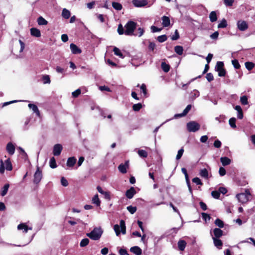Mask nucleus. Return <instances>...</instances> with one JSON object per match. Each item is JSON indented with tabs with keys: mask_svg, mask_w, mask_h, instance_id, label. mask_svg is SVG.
<instances>
[{
	"mask_svg": "<svg viewBox=\"0 0 255 255\" xmlns=\"http://www.w3.org/2000/svg\"><path fill=\"white\" fill-rule=\"evenodd\" d=\"M179 37H180V35H179V32L178 31V30L176 29L175 31L174 35H173L171 37V39L172 40H176L178 39L179 38Z\"/></svg>",
	"mask_w": 255,
	"mask_h": 255,
	"instance_id": "obj_57",
	"label": "nucleus"
},
{
	"mask_svg": "<svg viewBox=\"0 0 255 255\" xmlns=\"http://www.w3.org/2000/svg\"><path fill=\"white\" fill-rule=\"evenodd\" d=\"M136 192L133 187H131L129 189L127 190L125 195L128 199H131L136 194Z\"/></svg>",
	"mask_w": 255,
	"mask_h": 255,
	"instance_id": "obj_13",
	"label": "nucleus"
},
{
	"mask_svg": "<svg viewBox=\"0 0 255 255\" xmlns=\"http://www.w3.org/2000/svg\"><path fill=\"white\" fill-rule=\"evenodd\" d=\"M140 89L142 91L143 96L144 97H146L147 95V90L145 84H142L140 86Z\"/></svg>",
	"mask_w": 255,
	"mask_h": 255,
	"instance_id": "obj_47",
	"label": "nucleus"
},
{
	"mask_svg": "<svg viewBox=\"0 0 255 255\" xmlns=\"http://www.w3.org/2000/svg\"><path fill=\"white\" fill-rule=\"evenodd\" d=\"M81 90L80 89H78L72 93V95L74 98H77L81 94Z\"/></svg>",
	"mask_w": 255,
	"mask_h": 255,
	"instance_id": "obj_56",
	"label": "nucleus"
},
{
	"mask_svg": "<svg viewBox=\"0 0 255 255\" xmlns=\"http://www.w3.org/2000/svg\"><path fill=\"white\" fill-rule=\"evenodd\" d=\"M250 196L251 193L250 191L248 189H246L245 193L237 194L236 197L240 202L245 203L249 201Z\"/></svg>",
	"mask_w": 255,
	"mask_h": 255,
	"instance_id": "obj_4",
	"label": "nucleus"
},
{
	"mask_svg": "<svg viewBox=\"0 0 255 255\" xmlns=\"http://www.w3.org/2000/svg\"><path fill=\"white\" fill-rule=\"evenodd\" d=\"M112 4L114 8L117 10H121L123 8L122 5L120 3L117 2L113 1Z\"/></svg>",
	"mask_w": 255,
	"mask_h": 255,
	"instance_id": "obj_34",
	"label": "nucleus"
},
{
	"mask_svg": "<svg viewBox=\"0 0 255 255\" xmlns=\"http://www.w3.org/2000/svg\"><path fill=\"white\" fill-rule=\"evenodd\" d=\"M137 153L139 156L142 158H146L148 156L147 151L143 149H139Z\"/></svg>",
	"mask_w": 255,
	"mask_h": 255,
	"instance_id": "obj_38",
	"label": "nucleus"
},
{
	"mask_svg": "<svg viewBox=\"0 0 255 255\" xmlns=\"http://www.w3.org/2000/svg\"><path fill=\"white\" fill-rule=\"evenodd\" d=\"M232 63L235 69H239L240 68L241 66L239 62V61L237 59L233 60L232 61Z\"/></svg>",
	"mask_w": 255,
	"mask_h": 255,
	"instance_id": "obj_50",
	"label": "nucleus"
},
{
	"mask_svg": "<svg viewBox=\"0 0 255 255\" xmlns=\"http://www.w3.org/2000/svg\"><path fill=\"white\" fill-rule=\"evenodd\" d=\"M214 245L219 249H221L223 246V243L219 238H213Z\"/></svg>",
	"mask_w": 255,
	"mask_h": 255,
	"instance_id": "obj_24",
	"label": "nucleus"
},
{
	"mask_svg": "<svg viewBox=\"0 0 255 255\" xmlns=\"http://www.w3.org/2000/svg\"><path fill=\"white\" fill-rule=\"evenodd\" d=\"M240 101L243 105H246L248 104V98L246 96H242L240 98Z\"/></svg>",
	"mask_w": 255,
	"mask_h": 255,
	"instance_id": "obj_53",
	"label": "nucleus"
},
{
	"mask_svg": "<svg viewBox=\"0 0 255 255\" xmlns=\"http://www.w3.org/2000/svg\"><path fill=\"white\" fill-rule=\"evenodd\" d=\"M89 243V240L88 238H85L82 240L80 243V246L81 247H85L87 246Z\"/></svg>",
	"mask_w": 255,
	"mask_h": 255,
	"instance_id": "obj_45",
	"label": "nucleus"
},
{
	"mask_svg": "<svg viewBox=\"0 0 255 255\" xmlns=\"http://www.w3.org/2000/svg\"><path fill=\"white\" fill-rule=\"evenodd\" d=\"M76 158L73 156L69 157L67 159L66 165L69 167H73L76 163Z\"/></svg>",
	"mask_w": 255,
	"mask_h": 255,
	"instance_id": "obj_16",
	"label": "nucleus"
},
{
	"mask_svg": "<svg viewBox=\"0 0 255 255\" xmlns=\"http://www.w3.org/2000/svg\"><path fill=\"white\" fill-rule=\"evenodd\" d=\"M237 26L239 29L241 31H245L248 28V24L244 20H239L238 21Z\"/></svg>",
	"mask_w": 255,
	"mask_h": 255,
	"instance_id": "obj_10",
	"label": "nucleus"
},
{
	"mask_svg": "<svg viewBox=\"0 0 255 255\" xmlns=\"http://www.w3.org/2000/svg\"><path fill=\"white\" fill-rule=\"evenodd\" d=\"M0 173L3 174L4 172L5 167L4 165L3 161L2 159L0 161Z\"/></svg>",
	"mask_w": 255,
	"mask_h": 255,
	"instance_id": "obj_58",
	"label": "nucleus"
},
{
	"mask_svg": "<svg viewBox=\"0 0 255 255\" xmlns=\"http://www.w3.org/2000/svg\"><path fill=\"white\" fill-rule=\"evenodd\" d=\"M113 51L116 55L119 56L120 58H124L125 57L123 54L118 47H115L113 49Z\"/></svg>",
	"mask_w": 255,
	"mask_h": 255,
	"instance_id": "obj_31",
	"label": "nucleus"
},
{
	"mask_svg": "<svg viewBox=\"0 0 255 255\" xmlns=\"http://www.w3.org/2000/svg\"><path fill=\"white\" fill-rule=\"evenodd\" d=\"M236 119L235 118H232L229 120V125L233 128H236Z\"/></svg>",
	"mask_w": 255,
	"mask_h": 255,
	"instance_id": "obj_48",
	"label": "nucleus"
},
{
	"mask_svg": "<svg viewBox=\"0 0 255 255\" xmlns=\"http://www.w3.org/2000/svg\"><path fill=\"white\" fill-rule=\"evenodd\" d=\"M30 30L32 36L36 37H40L41 36L40 31L37 28L32 27Z\"/></svg>",
	"mask_w": 255,
	"mask_h": 255,
	"instance_id": "obj_17",
	"label": "nucleus"
},
{
	"mask_svg": "<svg viewBox=\"0 0 255 255\" xmlns=\"http://www.w3.org/2000/svg\"><path fill=\"white\" fill-rule=\"evenodd\" d=\"M192 182L196 183L197 185H202L203 184L201 180L198 177H195L192 179Z\"/></svg>",
	"mask_w": 255,
	"mask_h": 255,
	"instance_id": "obj_60",
	"label": "nucleus"
},
{
	"mask_svg": "<svg viewBox=\"0 0 255 255\" xmlns=\"http://www.w3.org/2000/svg\"><path fill=\"white\" fill-rule=\"evenodd\" d=\"M132 3L135 7H142L148 3L146 0H132Z\"/></svg>",
	"mask_w": 255,
	"mask_h": 255,
	"instance_id": "obj_12",
	"label": "nucleus"
},
{
	"mask_svg": "<svg viewBox=\"0 0 255 255\" xmlns=\"http://www.w3.org/2000/svg\"><path fill=\"white\" fill-rule=\"evenodd\" d=\"M61 183L64 187H66L68 185V181L64 177L61 178Z\"/></svg>",
	"mask_w": 255,
	"mask_h": 255,
	"instance_id": "obj_61",
	"label": "nucleus"
},
{
	"mask_svg": "<svg viewBox=\"0 0 255 255\" xmlns=\"http://www.w3.org/2000/svg\"><path fill=\"white\" fill-rule=\"evenodd\" d=\"M167 39V36L165 34L158 36L157 37V41L160 43L165 41Z\"/></svg>",
	"mask_w": 255,
	"mask_h": 255,
	"instance_id": "obj_46",
	"label": "nucleus"
},
{
	"mask_svg": "<svg viewBox=\"0 0 255 255\" xmlns=\"http://www.w3.org/2000/svg\"><path fill=\"white\" fill-rule=\"evenodd\" d=\"M174 51L179 55H181L183 53V48L182 46L177 45L174 47Z\"/></svg>",
	"mask_w": 255,
	"mask_h": 255,
	"instance_id": "obj_32",
	"label": "nucleus"
},
{
	"mask_svg": "<svg viewBox=\"0 0 255 255\" xmlns=\"http://www.w3.org/2000/svg\"><path fill=\"white\" fill-rule=\"evenodd\" d=\"M215 224L216 226L219 227L220 228H222L224 226V223L223 221L218 218L215 220Z\"/></svg>",
	"mask_w": 255,
	"mask_h": 255,
	"instance_id": "obj_42",
	"label": "nucleus"
},
{
	"mask_svg": "<svg viewBox=\"0 0 255 255\" xmlns=\"http://www.w3.org/2000/svg\"><path fill=\"white\" fill-rule=\"evenodd\" d=\"M200 175L202 177H203L206 179H208V178H209L208 171L206 168L201 169L200 171Z\"/></svg>",
	"mask_w": 255,
	"mask_h": 255,
	"instance_id": "obj_27",
	"label": "nucleus"
},
{
	"mask_svg": "<svg viewBox=\"0 0 255 255\" xmlns=\"http://www.w3.org/2000/svg\"><path fill=\"white\" fill-rule=\"evenodd\" d=\"M211 195L215 199H218L220 196V192L219 191H213L211 193Z\"/></svg>",
	"mask_w": 255,
	"mask_h": 255,
	"instance_id": "obj_52",
	"label": "nucleus"
},
{
	"mask_svg": "<svg viewBox=\"0 0 255 255\" xmlns=\"http://www.w3.org/2000/svg\"><path fill=\"white\" fill-rule=\"evenodd\" d=\"M103 231L101 228H95L90 233H87L86 236L93 240H98L101 237Z\"/></svg>",
	"mask_w": 255,
	"mask_h": 255,
	"instance_id": "obj_2",
	"label": "nucleus"
},
{
	"mask_svg": "<svg viewBox=\"0 0 255 255\" xmlns=\"http://www.w3.org/2000/svg\"><path fill=\"white\" fill-rule=\"evenodd\" d=\"M201 215H202L203 219L204 220H205V221H207V220H210L211 219V217H210V215L208 214L207 213H202Z\"/></svg>",
	"mask_w": 255,
	"mask_h": 255,
	"instance_id": "obj_62",
	"label": "nucleus"
},
{
	"mask_svg": "<svg viewBox=\"0 0 255 255\" xmlns=\"http://www.w3.org/2000/svg\"><path fill=\"white\" fill-rule=\"evenodd\" d=\"M130 251L135 255H141L142 254L141 249L138 246H134L130 248Z\"/></svg>",
	"mask_w": 255,
	"mask_h": 255,
	"instance_id": "obj_19",
	"label": "nucleus"
},
{
	"mask_svg": "<svg viewBox=\"0 0 255 255\" xmlns=\"http://www.w3.org/2000/svg\"><path fill=\"white\" fill-rule=\"evenodd\" d=\"M114 229L117 236H119L121 233L123 234L126 233V226L125 222L123 220H121L120 222V225L116 224L114 226Z\"/></svg>",
	"mask_w": 255,
	"mask_h": 255,
	"instance_id": "obj_3",
	"label": "nucleus"
},
{
	"mask_svg": "<svg viewBox=\"0 0 255 255\" xmlns=\"http://www.w3.org/2000/svg\"><path fill=\"white\" fill-rule=\"evenodd\" d=\"M181 171H182V172L185 175L186 180L187 181V184H188V185L189 189L191 191V186H190V182H189V177H188V173H187V171L186 168H182Z\"/></svg>",
	"mask_w": 255,
	"mask_h": 255,
	"instance_id": "obj_26",
	"label": "nucleus"
},
{
	"mask_svg": "<svg viewBox=\"0 0 255 255\" xmlns=\"http://www.w3.org/2000/svg\"><path fill=\"white\" fill-rule=\"evenodd\" d=\"M5 169L7 171H11L12 170V165L10 161V159L8 158L5 161Z\"/></svg>",
	"mask_w": 255,
	"mask_h": 255,
	"instance_id": "obj_25",
	"label": "nucleus"
},
{
	"mask_svg": "<svg viewBox=\"0 0 255 255\" xmlns=\"http://www.w3.org/2000/svg\"><path fill=\"white\" fill-rule=\"evenodd\" d=\"M213 233L215 238H220L223 235V231L219 228H215Z\"/></svg>",
	"mask_w": 255,
	"mask_h": 255,
	"instance_id": "obj_22",
	"label": "nucleus"
},
{
	"mask_svg": "<svg viewBox=\"0 0 255 255\" xmlns=\"http://www.w3.org/2000/svg\"><path fill=\"white\" fill-rule=\"evenodd\" d=\"M129 168V161H126L124 164H120L118 166V169L120 172L125 174L127 172V169Z\"/></svg>",
	"mask_w": 255,
	"mask_h": 255,
	"instance_id": "obj_8",
	"label": "nucleus"
},
{
	"mask_svg": "<svg viewBox=\"0 0 255 255\" xmlns=\"http://www.w3.org/2000/svg\"><path fill=\"white\" fill-rule=\"evenodd\" d=\"M42 81L44 84H49L51 82L49 76L47 75L43 76Z\"/></svg>",
	"mask_w": 255,
	"mask_h": 255,
	"instance_id": "obj_51",
	"label": "nucleus"
},
{
	"mask_svg": "<svg viewBox=\"0 0 255 255\" xmlns=\"http://www.w3.org/2000/svg\"><path fill=\"white\" fill-rule=\"evenodd\" d=\"M224 64L223 62L218 61L217 62L215 67L216 70L218 72V75L220 77H224L226 75V71L224 68Z\"/></svg>",
	"mask_w": 255,
	"mask_h": 255,
	"instance_id": "obj_6",
	"label": "nucleus"
},
{
	"mask_svg": "<svg viewBox=\"0 0 255 255\" xmlns=\"http://www.w3.org/2000/svg\"><path fill=\"white\" fill-rule=\"evenodd\" d=\"M219 173L220 176H223L226 173V169L223 167H220L219 168Z\"/></svg>",
	"mask_w": 255,
	"mask_h": 255,
	"instance_id": "obj_63",
	"label": "nucleus"
},
{
	"mask_svg": "<svg viewBox=\"0 0 255 255\" xmlns=\"http://www.w3.org/2000/svg\"><path fill=\"white\" fill-rule=\"evenodd\" d=\"M28 107L32 110L34 113H35L36 115V116L38 117H40V112L38 109L37 106L33 104H29L28 105Z\"/></svg>",
	"mask_w": 255,
	"mask_h": 255,
	"instance_id": "obj_18",
	"label": "nucleus"
},
{
	"mask_svg": "<svg viewBox=\"0 0 255 255\" xmlns=\"http://www.w3.org/2000/svg\"><path fill=\"white\" fill-rule=\"evenodd\" d=\"M144 32V30L143 28L139 27L137 30V32L134 34V36H138V37H140L143 35Z\"/></svg>",
	"mask_w": 255,
	"mask_h": 255,
	"instance_id": "obj_49",
	"label": "nucleus"
},
{
	"mask_svg": "<svg viewBox=\"0 0 255 255\" xmlns=\"http://www.w3.org/2000/svg\"><path fill=\"white\" fill-rule=\"evenodd\" d=\"M17 229L18 230H24V233H27L29 228H28V226L24 224V223H21L19 224L17 226Z\"/></svg>",
	"mask_w": 255,
	"mask_h": 255,
	"instance_id": "obj_36",
	"label": "nucleus"
},
{
	"mask_svg": "<svg viewBox=\"0 0 255 255\" xmlns=\"http://www.w3.org/2000/svg\"><path fill=\"white\" fill-rule=\"evenodd\" d=\"M192 108L191 105H188L186 108L184 110L183 112L181 114H177L174 115V118L175 119H177L178 118H181L182 117H184L187 115L188 112L191 110Z\"/></svg>",
	"mask_w": 255,
	"mask_h": 255,
	"instance_id": "obj_11",
	"label": "nucleus"
},
{
	"mask_svg": "<svg viewBox=\"0 0 255 255\" xmlns=\"http://www.w3.org/2000/svg\"><path fill=\"white\" fill-rule=\"evenodd\" d=\"M70 48L72 53L74 54H80L82 52L81 49L74 43L70 44Z\"/></svg>",
	"mask_w": 255,
	"mask_h": 255,
	"instance_id": "obj_14",
	"label": "nucleus"
},
{
	"mask_svg": "<svg viewBox=\"0 0 255 255\" xmlns=\"http://www.w3.org/2000/svg\"><path fill=\"white\" fill-rule=\"evenodd\" d=\"M227 21L226 19L223 18L222 21L218 25V28H225L227 26Z\"/></svg>",
	"mask_w": 255,
	"mask_h": 255,
	"instance_id": "obj_37",
	"label": "nucleus"
},
{
	"mask_svg": "<svg viewBox=\"0 0 255 255\" xmlns=\"http://www.w3.org/2000/svg\"><path fill=\"white\" fill-rule=\"evenodd\" d=\"M246 68L249 71H251L253 69L255 66V64L252 62H245Z\"/></svg>",
	"mask_w": 255,
	"mask_h": 255,
	"instance_id": "obj_41",
	"label": "nucleus"
},
{
	"mask_svg": "<svg viewBox=\"0 0 255 255\" xmlns=\"http://www.w3.org/2000/svg\"><path fill=\"white\" fill-rule=\"evenodd\" d=\"M9 187V185L8 184H5L4 185V186L2 188V190L0 194L2 196H5L7 194Z\"/></svg>",
	"mask_w": 255,
	"mask_h": 255,
	"instance_id": "obj_35",
	"label": "nucleus"
},
{
	"mask_svg": "<svg viewBox=\"0 0 255 255\" xmlns=\"http://www.w3.org/2000/svg\"><path fill=\"white\" fill-rule=\"evenodd\" d=\"M117 31L119 35L125 34L126 31L124 30V28L122 24L120 23L118 25Z\"/></svg>",
	"mask_w": 255,
	"mask_h": 255,
	"instance_id": "obj_40",
	"label": "nucleus"
},
{
	"mask_svg": "<svg viewBox=\"0 0 255 255\" xmlns=\"http://www.w3.org/2000/svg\"><path fill=\"white\" fill-rule=\"evenodd\" d=\"M162 22V24L163 27H168L170 24V18L168 16L164 15L161 18Z\"/></svg>",
	"mask_w": 255,
	"mask_h": 255,
	"instance_id": "obj_20",
	"label": "nucleus"
},
{
	"mask_svg": "<svg viewBox=\"0 0 255 255\" xmlns=\"http://www.w3.org/2000/svg\"><path fill=\"white\" fill-rule=\"evenodd\" d=\"M220 161L223 166H227L231 164V160L228 157H222L220 158Z\"/></svg>",
	"mask_w": 255,
	"mask_h": 255,
	"instance_id": "obj_23",
	"label": "nucleus"
},
{
	"mask_svg": "<svg viewBox=\"0 0 255 255\" xmlns=\"http://www.w3.org/2000/svg\"><path fill=\"white\" fill-rule=\"evenodd\" d=\"M92 202L93 203L95 204L97 206H100L101 202L99 199V196L97 194L95 195L93 198Z\"/></svg>",
	"mask_w": 255,
	"mask_h": 255,
	"instance_id": "obj_39",
	"label": "nucleus"
},
{
	"mask_svg": "<svg viewBox=\"0 0 255 255\" xmlns=\"http://www.w3.org/2000/svg\"><path fill=\"white\" fill-rule=\"evenodd\" d=\"M15 149V148L14 145L11 142H9L7 144L6 146V150L9 154L11 155H13L14 153Z\"/></svg>",
	"mask_w": 255,
	"mask_h": 255,
	"instance_id": "obj_15",
	"label": "nucleus"
},
{
	"mask_svg": "<svg viewBox=\"0 0 255 255\" xmlns=\"http://www.w3.org/2000/svg\"><path fill=\"white\" fill-rule=\"evenodd\" d=\"M71 13L70 11L66 8H64L62 10V16L65 19H68L70 17Z\"/></svg>",
	"mask_w": 255,
	"mask_h": 255,
	"instance_id": "obj_29",
	"label": "nucleus"
},
{
	"mask_svg": "<svg viewBox=\"0 0 255 255\" xmlns=\"http://www.w3.org/2000/svg\"><path fill=\"white\" fill-rule=\"evenodd\" d=\"M178 248L180 251H183L186 246L187 243L185 241L183 240H180L177 243Z\"/></svg>",
	"mask_w": 255,
	"mask_h": 255,
	"instance_id": "obj_21",
	"label": "nucleus"
},
{
	"mask_svg": "<svg viewBox=\"0 0 255 255\" xmlns=\"http://www.w3.org/2000/svg\"><path fill=\"white\" fill-rule=\"evenodd\" d=\"M210 20L212 22H214L217 20V16L216 11H211L209 15Z\"/></svg>",
	"mask_w": 255,
	"mask_h": 255,
	"instance_id": "obj_30",
	"label": "nucleus"
},
{
	"mask_svg": "<svg viewBox=\"0 0 255 255\" xmlns=\"http://www.w3.org/2000/svg\"><path fill=\"white\" fill-rule=\"evenodd\" d=\"M49 164H50V167L51 168H55L57 166L55 159L54 157H52L50 158Z\"/></svg>",
	"mask_w": 255,
	"mask_h": 255,
	"instance_id": "obj_43",
	"label": "nucleus"
},
{
	"mask_svg": "<svg viewBox=\"0 0 255 255\" xmlns=\"http://www.w3.org/2000/svg\"><path fill=\"white\" fill-rule=\"evenodd\" d=\"M137 23L133 21L129 20L125 26V35L131 36L134 35V31L136 27Z\"/></svg>",
	"mask_w": 255,
	"mask_h": 255,
	"instance_id": "obj_1",
	"label": "nucleus"
},
{
	"mask_svg": "<svg viewBox=\"0 0 255 255\" xmlns=\"http://www.w3.org/2000/svg\"><path fill=\"white\" fill-rule=\"evenodd\" d=\"M37 22L39 25H45L48 24V21L41 16L37 18Z\"/></svg>",
	"mask_w": 255,
	"mask_h": 255,
	"instance_id": "obj_28",
	"label": "nucleus"
},
{
	"mask_svg": "<svg viewBox=\"0 0 255 255\" xmlns=\"http://www.w3.org/2000/svg\"><path fill=\"white\" fill-rule=\"evenodd\" d=\"M42 178V170L40 169L39 167L37 166L36 171L34 174L33 183L35 184H38L40 182Z\"/></svg>",
	"mask_w": 255,
	"mask_h": 255,
	"instance_id": "obj_7",
	"label": "nucleus"
},
{
	"mask_svg": "<svg viewBox=\"0 0 255 255\" xmlns=\"http://www.w3.org/2000/svg\"><path fill=\"white\" fill-rule=\"evenodd\" d=\"M184 150L183 149V147H182L180 149L178 150L177 154L176 157V160H179L181 158L184 153Z\"/></svg>",
	"mask_w": 255,
	"mask_h": 255,
	"instance_id": "obj_54",
	"label": "nucleus"
},
{
	"mask_svg": "<svg viewBox=\"0 0 255 255\" xmlns=\"http://www.w3.org/2000/svg\"><path fill=\"white\" fill-rule=\"evenodd\" d=\"M128 211L131 214H134L137 210V208L136 207H133L132 206H129L127 207V208Z\"/></svg>",
	"mask_w": 255,
	"mask_h": 255,
	"instance_id": "obj_55",
	"label": "nucleus"
},
{
	"mask_svg": "<svg viewBox=\"0 0 255 255\" xmlns=\"http://www.w3.org/2000/svg\"><path fill=\"white\" fill-rule=\"evenodd\" d=\"M161 67L163 71L167 73L170 70V65L168 64H166L165 62H162Z\"/></svg>",
	"mask_w": 255,
	"mask_h": 255,
	"instance_id": "obj_33",
	"label": "nucleus"
},
{
	"mask_svg": "<svg viewBox=\"0 0 255 255\" xmlns=\"http://www.w3.org/2000/svg\"><path fill=\"white\" fill-rule=\"evenodd\" d=\"M206 78L208 82H210L214 80L213 75L211 73H208L206 74Z\"/></svg>",
	"mask_w": 255,
	"mask_h": 255,
	"instance_id": "obj_59",
	"label": "nucleus"
},
{
	"mask_svg": "<svg viewBox=\"0 0 255 255\" xmlns=\"http://www.w3.org/2000/svg\"><path fill=\"white\" fill-rule=\"evenodd\" d=\"M200 128V124L195 121H191L187 124V128L189 132H196Z\"/></svg>",
	"mask_w": 255,
	"mask_h": 255,
	"instance_id": "obj_5",
	"label": "nucleus"
},
{
	"mask_svg": "<svg viewBox=\"0 0 255 255\" xmlns=\"http://www.w3.org/2000/svg\"><path fill=\"white\" fill-rule=\"evenodd\" d=\"M142 106L141 103L135 104L132 106V110L135 112H138L142 108Z\"/></svg>",
	"mask_w": 255,
	"mask_h": 255,
	"instance_id": "obj_44",
	"label": "nucleus"
},
{
	"mask_svg": "<svg viewBox=\"0 0 255 255\" xmlns=\"http://www.w3.org/2000/svg\"><path fill=\"white\" fill-rule=\"evenodd\" d=\"M63 147L60 144H56L53 147V154L54 156H59L62 150Z\"/></svg>",
	"mask_w": 255,
	"mask_h": 255,
	"instance_id": "obj_9",
	"label": "nucleus"
},
{
	"mask_svg": "<svg viewBox=\"0 0 255 255\" xmlns=\"http://www.w3.org/2000/svg\"><path fill=\"white\" fill-rule=\"evenodd\" d=\"M150 28L152 32L153 33L160 31L162 30L161 28H158L157 27L154 25L151 26Z\"/></svg>",
	"mask_w": 255,
	"mask_h": 255,
	"instance_id": "obj_64",
	"label": "nucleus"
}]
</instances>
